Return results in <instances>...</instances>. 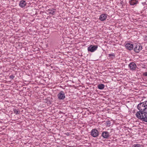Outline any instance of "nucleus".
<instances>
[{
	"label": "nucleus",
	"instance_id": "obj_3",
	"mask_svg": "<svg viewBox=\"0 0 147 147\" xmlns=\"http://www.w3.org/2000/svg\"><path fill=\"white\" fill-rule=\"evenodd\" d=\"M133 49L135 52L139 53L142 49V46L139 43H134Z\"/></svg>",
	"mask_w": 147,
	"mask_h": 147
},
{
	"label": "nucleus",
	"instance_id": "obj_18",
	"mask_svg": "<svg viewBox=\"0 0 147 147\" xmlns=\"http://www.w3.org/2000/svg\"><path fill=\"white\" fill-rule=\"evenodd\" d=\"M106 123L107 126H110L111 122L110 121H107Z\"/></svg>",
	"mask_w": 147,
	"mask_h": 147
},
{
	"label": "nucleus",
	"instance_id": "obj_2",
	"mask_svg": "<svg viewBox=\"0 0 147 147\" xmlns=\"http://www.w3.org/2000/svg\"><path fill=\"white\" fill-rule=\"evenodd\" d=\"M137 108L139 110L140 113L147 110V100L143 102H140L137 106Z\"/></svg>",
	"mask_w": 147,
	"mask_h": 147
},
{
	"label": "nucleus",
	"instance_id": "obj_17",
	"mask_svg": "<svg viewBox=\"0 0 147 147\" xmlns=\"http://www.w3.org/2000/svg\"><path fill=\"white\" fill-rule=\"evenodd\" d=\"M109 57H111V56H113L114 57L113 58L115 57V55L114 53L112 54H109Z\"/></svg>",
	"mask_w": 147,
	"mask_h": 147
},
{
	"label": "nucleus",
	"instance_id": "obj_24",
	"mask_svg": "<svg viewBox=\"0 0 147 147\" xmlns=\"http://www.w3.org/2000/svg\"><path fill=\"white\" fill-rule=\"evenodd\" d=\"M144 40H147V36H145L144 37Z\"/></svg>",
	"mask_w": 147,
	"mask_h": 147
},
{
	"label": "nucleus",
	"instance_id": "obj_7",
	"mask_svg": "<svg viewBox=\"0 0 147 147\" xmlns=\"http://www.w3.org/2000/svg\"><path fill=\"white\" fill-rule=\"evenodd\" d=\"M101 136L104 138L108 139L110 137L109 133L107 131H103L102 133Z\"/></svg>",
	"mask_w": 147,
	"mask_h": 147
},
{
	"label": "nucleus",
	"instance_id": "obj_11",
	"mask_svg": "<svg viewBox=\"0 0 147 147\" xmlns=\"http://www.w3.org/2000/svg\"><path fill=\"white\" fill-rule=\"evenodd\" d=\"M26 5V1L23 0H21L19 3V6L22 8L25 7Z\"/></svg>",
	"mask_w": 147,
	"mask_h": 147
},
{
	"label": "nucleus",
	"instance_id": "obj_6",
	"mask_svg": "<svg viewBox=\"0 0 147 147\" xmlns=\"http://www.w3.org/2000/svg\"><path fill=\"white\" fill-rule=\"evenodd\" d=\"M58 99L60 100H63L65 98V96L64 92L61 91L57 95Z\"/></svg>",
	"mask_w": 147,
	"mask_h": 147
},
{
	"label": "nucleus",
	"instance_id": "obj_9",
	"mask_svg": "<svg viewBox=\"0 0 147 147\" xmlns=\"http://www.w3.org/2000/svg\"><path fill=\"white\" fill-rule=\"evenodd\" d=\"M129 67L130 69L134 70H135L136 67V64L134 62H131L129 65Z\"/></svg>",
	"mask_w": 147,
	"mask_h": 147
},
{
	"label": "nucleus",
	"instance_id": "obj_12",
	"mask_svg": "<svg viewBox=\"0 0 147 147\" xmlns=\"http://www.w3.org/2000/svg\"><path fill=\"white\" fill-rule=\"evenodd\" d=\"M138 1L136 0H131L129 1L130 4L131 5H134L138 3Z\"/></svg>",
	"mask_w": 147,
	"mask_h": 147
},
{
	"label": "nucleus",
	"instance_id": "obj_8",
	"mask_svg": "<svg viewBox=\"0 0 147 147\" xmlns=\"http://www.w3.org/2000/svg\"><path fill=\"white\" fill-rule=\"evenodd\" d=\"M134 44L127 43L125 45V47L127 49L129 50H131L133 49Z\"/></svg>",
	"mask_w": 147,
	"mask_h": 147
},
{
	"label": "nucleus",
	"instance_id": "obj_4",
	"mask_svg": "<svg viewBox=\"0 0 147 147\" xmlns=\"http://www.w3.org/2000/svg\"><path fill=\"white\" fill-rule=\"evenodd\" d=\"M98 48L97 45H91L88 48V51L89 52H93L96 51Z\"/></svg>",
	"mask_w": 147,
	"mask_h": 147
},
{
	"label": "nucleus",
	"instance_id": "obj_14",
	"mask_svg": "<svg viewBox=\"0 0 147 147\" xmlns=\"http://www.w3.org/2000/svg\"><path fill=\"white\" fill-rule=\"evenodd\" d=\"M105 87V85L103 84H99L98 86V88L100 90L103 89Z\"/></svg>",
	"mask_w": 147,
	"mask_h": 147
},
{
	"label": "nucleus",
	"instance_id": "obj_19",
	"mask_svg": "<svg viewBox=\"0 0 147 147\" xmlns=\"http://www.w3.org/2000/svg\"><path fill=\"white\" fill-rule=\"evenodd\" d=\"M14 77H15V76H14V75H11L9 76V78L10 79H13L14 78Z\"/></svg>",
	"mask_w": 147,
	"mask_h": 147
},
{
	"label": "nucleus",
	"instance_id": "obj_21",
	"mask_svg": "<svg viewBox=\"0 0 147 147\" xmlns=\"http://www.w3.org/2000/svg\"><path fill=\"white\" fill-rule=\"evenodd\" d=\"M47 103L48 104L50 105L51 104V101L49 100H47Z\"/></svg>",
	"mask_w": 147,
	"mask_h": 147
},
{
	"label": "nucleus",
	"instance_id": "obj_13",
	"mask_svg": "<svg viewBox=\"0 0 147 147\" xmlns=\"http://www.w3.org/2000/svg\"><path fill=\"white\" fill-rule=\"evenodd\" d=\"M55 9L53 8L49 9L48 10V11H50L49 12V14H51L52 15H54L55 14Z\"/></svg>",
	"mask_w": 147,
	"mask_h": 147
},
{
	"label": "nucleus",
	"instance_id": "obj_10",
	"mask_svg": "<svg viewBox=\"0 0 147 147\" xmlns=\"http://www.w3.org/2000/svg\"><path fill=\"white\" fill-rule=\"evenodd\" d=\"M107 16L105 13H103L100 16L99 19L101 21H104L107 19Z\"/></svg>",
	"mask_w": 147,
	"mask_h": 147
},
{
	"label": "nucleus",
	"instance_id": "obj_1",
	"mask_svg": "<svg viewBox=\"0 0 147 147\" xmlns=\"http://www.w3.org/2000/svg\"><path fill=\"white\" fill-rule=\"evenodd\" d=\"M136 117L138 119H141L142 121L147 122V111H144L140 113L137 112L136 114Z\"/></svg>",
	"mask_w": 147,
	"mask_h": 147
},
{
	"label": "nucleus",
	"instance_id": "obj_23",
	"mask_svg": "<svg viewBox=\"0 0 147 147\" xmlns=\"http://www.w3.org/2000/svg\"><path fill=\"white\" fill-rule=\"evenodd\" d=\"M142 4H143V5H144L145 4H146V5L147 4L145 2L142 3Z\"/></svg>",
	"mask_w": 147,
	"mask_h": 147
},
{
	"label": "nucleus",
	"instance_id": "obj_20",
	"mask_svg": "<svg viewBox=\"0 0 147 147\" xmlns=\"http://www.w3.org/2000/svg\"><path fill=\"white\" fill-rule=\"evenodd\" d=\"M143 75L144 76H147V71L144 73Z\"/></svg>",
	"mask_w": 147,
	"mask_h": 147
},
{
	"label": "nucleus",
	"instance_id": "obj_15",
	"mask_svg": "<svg viewBox=\"0 0 147 147\" xmlns=\"http://www.w3.org/2000/svg\"><path fill=\"white\" fill-rule=\"evenodd\" d=\"M13 111L14 113L16 115L19 113L20 111L16 109H13Z\"/></svg>",
	"mask_w": 147,
	"mask_h": 147
},
{
	"label": "nucleus",
	"instance_id": "obj_5",
	"mask_svg": "<svg viewBox=\"0 0 147 147\" xmlns=\"http://www.w3.org/2000/svg\"><path fill=\"white\" fill-rule=\"evenodd\" d=\"M91 135L93 137H96L98 136L99 131L96 129H92L91 132Z\"/></svg>",
	"mask_w": 147,
	"mask_h": 147
},
{
	"label": "nucleus",
	"instance_id": "obj_16",
	"mask_svg": "<svg viewBox=\"0 0 147 147\" xmlns=\"http://www.w3.org/2000/svg\"><path fill=\"white\" fill-rule=\"evenodd\" d=\"M141 145L139 144H136L132 145L131 147H141Z\"/></svg>",
	"mask_w": 147,
	"mask_h": 147
},
{
	"label": "nucleus",
	"instance_id": "obj_22",
	"mask_svg": "<svg viewBox=\"0 0 147 147\" xmlns=\"http://www.w3.org/2000/svg\"><path fill=\"white\" fill-rule=\"evenodd\" d=\"M65 135L66 136H69L70 135L69 133V132H67V133H65Z\"/></svg>",
	"mask_w": 147,
	"mask_h": 147
}]
</instances>
